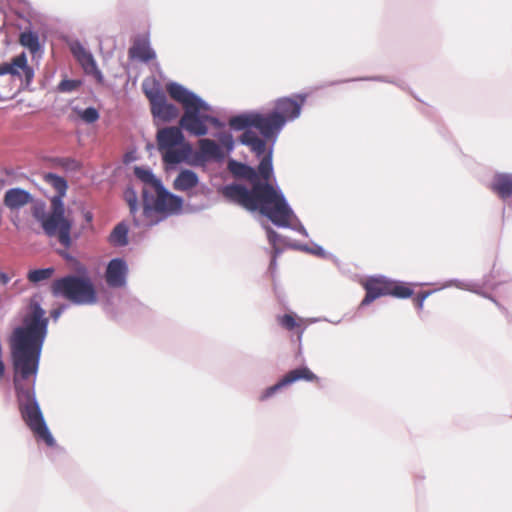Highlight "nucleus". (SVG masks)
I'll use <instances>...</instances> for the list:
<instances>
[{"label": "nucleus", "mask_w": 512, "mask_h": 512, "mask_svg": "<svg viewBox=\"0 0 512 512\" xmlns=\"http://www.w3.org/2000/svg\"><path fill=\"white\" fill-rule=\"evenodd\" d=\"M47 324L45 311L38 303H31L30 313L24 317L23 326L15 328L10 337V349L13 382L22 419L36 439L52 447L55 440L35 397V380Z\"/></svg>", "instance_id": "f257e3e1"}, {"label": "nucleus", "mask_w": 512, "mask_h": 512, "mask_svg": "<svg viewBox=\"0 0 512 512\" xmlns=\"http://www.w3.org/2000/svg\"><path fill=\"white\" fill-rule=\"evenodd\" d=\"M228 169L234 177L248 180L252 184V189L249 190L244 185L236 183L225 185L221 189L225 199L249 211L260 210L277 226H289L292 210L282 194L277 192L271 184L261 183L256 170L249 165L230 160Z\"/></svg>", "instance_id": "f03ea898"}, {"label": "nucleus", "mask_w": 512, "mask_h": 512, "mask_svg": "<svg viewBox=\"0 0 512 512\" xmlns=\"http://www.w3.org/2000/svg\"><path fill=\"white\" fill-rule=\"evenodd\" d=\"M51 293L78 305L94 304L97 301L95 287L89 277L68 275L51 284Z\"/></svg>", "instance_id": "7ed1b4c3"}, {"label": "nucleus", "mask_w": 512, "mask_h": 512, "mask_svg": "<svg viewBox=\"0 0 512 512\" xmlns=\"http://www.w3.org/2000/svg\"><path fill=\"white\" fill-rule=\"evenodd\" d=\"M157 144L163 161L167 164L181 163L192 152V147L185 142L181 129L175 126L160 129L157 133Z\"/></svg>", "instance_id": "20e7f679"}, {"label": "nucleus", "mask_w": 512, "mask_h": 512, "mask_svg": "<svg viewBox=\"0 0 512 512\" xmlns=\"http://www.w3.org/2000/svg\"><path fill=\"white\" fill-rule=\"evenodd\" d=\"M366 291V295L361 302V306L372 303L382 296H392L395 298H409L413 295V290L407 283L390 280L385 277H369L361 282Z\"/></svg>", "instance_id": "39448f33"}, {"label": "nucleus", "mask_w": 512, "mask_h": 512, "mask_svg": "<svg viewBox=\"0 0 512 512\" xmlns=\"http://www.w3.org/2000/svg\"><path fill=\"white\" fill-rule=\"evenodd\" d=\"M43 231L49 237H57L65 248L71 246L72 221L65 216V206L59 198H51V210L41 224Z\"/></svg>", "instance_id": "423d86ee"}, {"label": "nucleus", "mask_w": 512, "mask_h": 512, "mask_svg": "<svg viewBox=\"0 0 512 512\" xmlns=\"http://www.w3.org/2000/svg\"><path fill=\"white\" fill-rule=\"evenodd\" d=\"M209 110V106L202 100L200 104L190 106L184 110L179 121L180 127L194 136H204L208 132L207 123L218 124V119L203 112Z\"/></svg>", "instance_id": "0eeeda50"}, {"label": "nucleus", "mask_w": 512, "mask_h": 512, "mask_svg": "<svg viewBox=\"0 0 512 512\" xmlns=\"http://www.w3.org/2000/svg\"><path fill=\"white\" fill-rule=\"evenodd\" d=\"M254 116L255 113L234 116L230 118L229 126L235 130H245L240 136V142L243 145L248 146L250 150L259 157L263 155L266 150V142L258 137L254 131L247 129L249 127H254Z\"/></svg>", "instance_id": "6e6552de"}, {"label": "nucleus", "mask_w": 512, "mask_h": 512, "mask_svg": "<svg viewBox=\"0 0 512 512\" xmlns=\"http://www.w3.org/2000/svg\"><path fill=\"white\" fill-rule=\"evenodd\" d=\"M143 91L150 102L151 113L154 117L169 122L179 115V109L167 101L164 92L158 84L154 83L152 86H149L144 83Z\"/></svg>", "instance_id": "1a4fd4ad"}, {"label": "nucleus", "mask_w": 512, "mask_h": 512, "mask_svg": "<svg viewBox=\"0 0 512 512\" xmlns=\"http://www.w3.org/2000/svg\"><path fill=\"white\" fill-rule=\"evenodd\" d=\"M154 192L156 193V198L153 201L152 206L150 207L145 201L144 214L148 215L151 210L167 214L177 213L181 210L183 205L182 198L168 192L163 185H160L154 190ZM143 194L146 199L145 190L143 191Z\"/></svg>", "instance_id": "9d476101"}, {"label": "nucleus", "mask_w": 512, "mask_h": 512, "mask_svg": "<svg viewBox=\"0 0 512 512\" xmlns=\"http://www.w3.org/2000/svg\"><path fill=\"white\" fill-rule=\"evenodd\" d=\"M6 74L18 78L25 87L31 84L34 78V71L33 68L28 65L25 53L13 57L10 62L0 64V76Z\"/></svg>", "instance_id": "9b49d317"}, {"label": "nucleus", "mask_w": 512, "mask_h": 512, "mask_svg": "<svg viewBox=\"0 0 512 512\" xmlns=\"http://www.w3.org/2000/svg\"><path fill=\"white\" fill-rule=\"evenodd\" d=\"M299 380L316 383L319 382L318 376H316L308 367L296 368L286 373L276 384L266 388L259 396V400L265 401L273 396L281 388Z\"/></svg>", "instance_id": "f8f14e48"}, {"label": "nucleus", "mask_w": 512, "mask_h": 512, "mask_svg": "<svg viewBox=\"0 0 512 512\" xmlns=\"http://www.w3.org/2000/svg\"><path fill=\"white\" fill-rule=\"evenodd\" d=\"M285 125V119L274 111L268 114L255 113L254 128L267 139L277 135Z\"/></svg>", "instance_id": "ddd939ff"}, {"label": "nucleus", "mask_w": 512, "mask_h": 512, "mask_svg": "<svg viewBox=\"0 0 512 512\" xmlns=\"http://www.w3.org/2000/svg\"><path fill=\"white\" fill-rule=\"evenodd\" d=\"M306 96L301 94L292 97H283L276 101L274 113L280 115L287 121L294 120L300 115Z\"/></svg>", "instance_id": "4468645a"}, {"label": "nucleus", "mask_w": 512, "mask_h": 512, "mask_svg": "<svg viewBox=\"0 0 512 512\" xmlns=\"http://www.w3.org/2000/svg\"><path fill=\"white\" fill-rule=\"evenodd\" d=\"M198 151L196 152V159L199 162L205 163L210 160L222 161L226 153L222 147L217 144L214 140L208 138H202L198 141Z\"/></svg>", "instance_id": "2eb2a0df"}, {"label": "nucleus", "mask_w": 512, "mask_h": 512, "mask_svg": "<svg viewBox=\"0 0 512 512\" xmlns=\"http://www.w3.org/2000/svg\"><path fill=\"white\" fill-rule=\"evenodd\" d=\"M166 91L173 100L183 106L184 110L190 106L200 104V101H202V99L193 92L175 82L168 83L166 85Z\"/></svg>", "instance_id": "dca6fc26"}, {"label": "nucleus", "mask_w": 512, "mask_h": 512, "mask_svg": "<svg viewBox=\"0 0 512 512\" xmlns=\"http://www.w3.org/2000/svg\"><path fill=\"white\" fill-rule=\"evenodd\" d=\"M127 265L123 259H112L106 269V282L111 287H121L125 284Z\"/></svg>", "instance_id": "f3484780"}, {"label": "nucleus", "mask_w": 512, "mask_h": 512, "mask_svg": "<svg viewBox=\"0 0 512 512\" xmlns=\"http://www.w3.org/2000/svg\"><path fill=\"white\" fill-rule=\"evenodd\" d=\"M128 54L131 59H138L142 62H149L156 58L154 50L150 47L147 35L135 38Z\"/></svg>", "instance_id": "a211bd4d"}, {"label": "nucleus", "mask_w": 512, "mask_h": 512, "mask_svg": "<svg viewBox=\"0 0 512 512\" xmlns=\"http://www.w3.org/2000/svg\"><path fill=\"white\" fill-rule=\"evenodd\" d=\"M33 200L32 195L21 188H11L6 191L3 199L4 205L11 211L19 210Z\"/></svg>", "instance_id": "6ab92c4d"}, {"label": "nucleus", "mask_w": 512, "mask_h": 512, "mask_svg": "<svg viewBox=\"0 0 512 512\" xmlns=\"http://www.w3.org/2000/svg\"><path fill=\"white\" fill-rule=\"evenodd\" d=\"M72 52L74 56L77 58L84 71L88 74H94L97 78L101 79V73L97 69L96 63L94 61L93 56L87 52L82 46L77 45L72 47Z\"/></svg>", "instance_id": "aec40b11"}, {"label": "nucleus", "mask_w": 512, "mask_h": 512, "mask_svg": "<svg viewBox=\"0 0 512 512\" xmlns=\"http://www.w3.org/2000/svg\"><path fill=\"white\" fill-rule=\"evenodd\" d=\"M199 179L195 172L185 169L175 178L173 187L178 191H188L198 185Z\"/></svg>", "instance_id": "412c9836"}, {"label": "nucleus", "mask_w": 512, "mask_h": 512, "mask_svg": "<svg viewBox=\"0 0 512 512\" xmlns=\"http://www.w3.org/2000/svg\"><path fill=\"white\" fill-rule=\"evenodd\" d=\"M491 188L501 198H507L512 194V178L509 175L498 174L494 177Z\"/></svg>", "instance_id": "4be33fe9"}, {"label": "nucleus", "mask_w": 512, "mask_h": 512, "mask_svg": "<svg viewBox=\"0 0 512 512\" xmlns=\"http://www.w3.org/2000/svg\"><path fill=\"white\" fill-rule=\"evenodd\" d=\"M44 181L52 186L57 192V195L53 196L52 198H59L60 201H63L62 199L65 196L68 188L67 181L63 177L54 173L45 174Z\"/></svg>", "instance_id": "5701e85b"}, {"label": "nucleus", "mask_w": 512, "mask_h": 512, "mask_svg": "<svg viewBox=\"0 0 512 512\" xmlns=\"http://www.w3.org/2000/svg\"><path fill=\"white\" fill-rule=\"evenodd\" d=\"M109 242L114 246H125L128 243V227L119 223L109 235Z\"/></svg>", "instance_id": "b1692460"}, {"label": "nucleus", "mask_w": 512, "mask_h": 512, "mask_svg": "<svg viewBox=\"0 0 512 512\" xmlns=\"http://www.w3.org/2000/svg\"><path fill=\"white\" fill-rule=\"evenodd\" d=\"M19 43L32 54H36L40 50L39 37L31 31L22 32L19 36Z\"/></svg>", "instance_id": "393cba45"}, {"label": "nucleus", "mask_w": 512, "mask_h": 512, "mask_svg": "<svg viewBox=\"0 0 512 512\" xmlns=\"http://www.w3.org/2000/svg\"><path fill=\"white\" fill-rule=\"evenodd\" d=\"M256 172L258 177L260 176L264 180L263 183H268L273 173L271 151L263 156L258 165V170Z\"/></svg>", "instance_id": "a878e982"}, {"label": "nucleus", "mask_w": 512, "mask_h": 512, "mask_svg": "<svg viewBox=\"0 0 512 512\" xmlns=\"http://www.w3.org/2000/svg\"><path fill=\"white\" fill-rule=\"evenodd\" d=\"M134 173L137 178H139L145 184H148L153 190L157 189L160 185H162L161 181L158 180L150 170L135 167Z\"/></svg>", "instance_id": "bb28decb"}, {"label": "nucleus", "mask_w": 512, "mask_h": 512, "mask_svg": "<svg viewBox=\"0 0 512 512\" xmlns=\"http://www.w3.org/2000/svg\"><path fill=\"white\" fill-rule=\"evenodd\" d=\"M54 272L55 269L53 267L30 270L27 274V279L29 282L37 284L41 281L50 279L53 276Z\"/></svg>", "instance_id": "cd10ccee"}, {"label": "nucleus", "mask_w": 512, "mask_h": 512, "mask_svg": "<svg viewBox=\"0 0 512 512\" xmlns=\"http://www.w3.org/2000/svg\"><path fill=\"white\" fill-rule=\"evenodd\" d=\"M277 321L281 327L288 331H293L297 328H300L302 325V319L296 317L293 314L278 316Z\"/></svg>", "instance_id": "c85d7f7f"}, {"label": "nucleus", "mask_w": 512, "mask_h": 512, "mask_svg": "<svg viewBox=\"0 0 512 512\" xmlns=\"http://www.w3.org/2000/svg\"><path fill=\"white\" fill-rule=\"evenodd\" d=\"M79 117L86 123H94L99 119V112L94 107H88L78 112Z\"/></svg>", "instance_id": "c756f323"}, {"label": "nucleus", "mask_w": 512, "mask_h": 512, "mask_svg": "<svg viewBox=\"0 0 512 512\" xmlns=\"http://www.w3.org/2000/svg\"><path fill=\"white\" fill-rule=\"evenodd\" d=\"M219 141L221 143V146H223L227 153L233 150L234 148V139L231 133H221L219 135Z\"/></svg>", "instance_id": "7c9ffc66"}, {"label": "nucleus", "mask_w": 512, "mask_h": 512, "mask_svg": "<svg viewBox=\"0 0 512 512\" xmlns=\"http://www.w3.org/2000/svg\"><path fill=\"white\" fill-rule=\"evenodd\" d=\"M32 214L33 217L42 224V219L47 216L45 213V204L42 202L35 204L32 209Z\"/></svg>", "instance_id": "2f4dec72"}, {"label": "nucleus", "mask_w": 512, "mask_h": 512, "mask_svg": "<svg viewBox=\"0 0 512 512\" xmlns=\"http://www.w3.org/2000/svg\"><path fill=\"white\" fill-rule=\"evenodd\" d=\"M125 199L129 205L130 212L134 214L137 210V197L133 191H127L125 194Z\"/></svg>", "instance_id": "473e14b6"}, {"label": "nucleus", "mask_w": 512, "mask_h": 512, "mask_svg": "<svg viewBox=\"0 0 512 512\" xmlns=\"http://www.w3.org/2000/svg\"><path fill=\"white\" fill-rule=\"evenodd\" d=\"M78 82L74 80H62L59 84V90L62 92H70L77 88Z\"/></svg>", "instance_id": "72a5a7b5"}, {"label": "nucleus", "mask_w": 512, "mask_h": 512, "mask_svg": "<svg viewBox=\"0 0 512 512\" xmlns=\"http://www.w3.org/2000/svg\"><path fill=\"white\" fill-rule=\"evenodd\" d=\"M429 294V292H421L414 297L413 303L418 310L423 309L424 301Z\"/></svg>", "instance_id": "f704fd0d"}, {"label": "nucleus", "mask_w": 512, "mask_h": 512, "mask_svg": "<svg viewBox=\"0 0 512 512\" xmlns=\"http://www.w3.org/2000/svg\"><path fill=\"white\" fill-rule=\"evenodd\" d=\"M9 281H10V277L8 276V274L0 271V283L2 285H6V284H8Z\"/></svg>", "instance_id": "c9c22d12"}, {"label": "nucleus", "mask_w": 512, "mask_h": 512, "mask_svg": "<svg viewBox=\"0 0 512 512\" xmlns=\"http://www.w3.org/2000/svg\"><path fill=\"white\" fill-rule=\"evenodd\" d=\"M277 237H278V234L274 230L268 229V238H269L270 242L274 243L276 241Z\"/></svg>", "instance_id": "e433bc0d"}, {"label": "nucleus", "mask_w": 512, "mask_h": 512, "mask_svg": "<svg viewBox=\"0 0 512 512\" xmlns=\"http://www.w3.org/2000/svg\"><path fill=\"white\" fill-rule=\"evenodd\" d=\"M61 314V310L60 309H57V310H54L52 313H51V316L56 320Z\"/></svg>", "instance_id": "4c0bfd02"}, {"label": "nucleus", "mask_w": 512, "mask_h": 512, "mask_svg": "<svg viewBox=\"0 0 512 512\" xmlns=\"http://www.w3.org/2000/svg\"><path fill=\"white\" fill-rule=\"evenodd\" d=\"M85 218H86L87 221H91L92 220V214L90 212H87L85 214Z\"/></svg>", "instance_id": "58836bf2"}, {"label": "nucleus", "mask_w": 512, "mask_h": 512, "mask_svg": "<svg viewBox=\"0 0 512 512\" xmlns=\"http://www.w3.org/2000/svg\"><path fill=\"white\" fill-rule=\"evenodd\" d=\"M275 265V258H273V260L271 261V266H274Z\"/></svg>", "instance_id": "ea45409f"}]
</instances>
